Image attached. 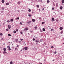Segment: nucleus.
I'll return each instance as SVG.
<instances>
[{"mask_svg": "<svg viewBox=\"0 0 64 64\" xmlns=\"http://www.w3.org/2000/svg\"><path fill=\"white\" fill-rule=\"evenodd\" d=\"M28 28H25V29H24V31H26L28 30Z\"/></svg>", "mask_w": 64, "mask_h": 64, "instance_id": "1", "label": "nucleus"}, {"mask_svg": "<svg viewBox=\"0 0 64 64\" xmlns=\"http://www.w3.org/2000/svg\"><path fill=\"white\" fill-rule=\"evenodd\" d=\"M38 27L37 26H36L34 27V29H35L36 30H37Z\"/></svg>", "mask_w": 64, "mask_h": 64, "instance_id": "2", "label": "nucleus"}, {"mask_svg": "<svg viewBox=\"0 0 64 64\" xmlns=\"http://www.w3.org/2000/svg\"><path fill=\"white\" fill-rule=\"evenodd\" d=\"M40 42V41L39 40H36V43H39Z\"/></svg>", "mask_w": 64, "mask_h": 64, "instance_id": "3", "label": "nucleus"}, {"mask_svg": "<svg viewBox=\"0 0 64 64\" xmlns=\"http://www.w3.org/2000/svg\"><path fill=\"white\" fill-rule=\"evenodd\" d=\"M8 29H10L11 28V25H8Z\"/></svg>", "mask_w": 64, "mask_h": 64, "instance_id": "4", "label": "nucleus"}, {"mask_svg": "<svg viewBox=\"0 0 64 64\" xmlns=\"http://www.w3.org/2000/svg\"><path fill=\"white\" fill-rule=\"evenodd\" d=\"M31 22V21H30L29 22H27V24H30Z\"/></svg>", "mask_w": 64, "mask_h": 64, "instance_id": "5", "label": "nucleus"}, {"mask_svg": "<svg viewBox=\"0 0 64 64\" xmlns=\"http://www.w3.org/2000/svg\"><path fill=\"white\" fill-rule=\"evenodd\" d=\"M63 29V28L62 27H60V30H62Z\"/></svg>", "mask_w": 64, "mask_h": 64, "instance_id": "6", "label": "nucleus"}, {"mask_svg": "<svg viewBox=\"0 0 64 64\" xmlns=\"http://www.w3.org/2000/svg\"><path fill=\"white\" fill-rule=\"evenodd\" d=\"M18 50V48H15V51H17V50Z\"/></svg>", "mask_w": 64, "mask_h": 64, "instance_id": "7", "label": "nucleus"}, {"mask_svg": "<svg viewBox=\"0 0 64 64\" xmlns=\"http://www.w3.org/2000/svg\"><path fill=\"white\" fill-rule=\"evenodd\" d=\"M15 41L16 42H17L18 41V39H16L15 40Z\"/></svg>", "mask_w": 64, "mask_h": 64, "instance_id": "8", "label": "nucleus"}, {"mask_svg": "<svg viewBox=\"0 0 64 64\" xmlns=\"http://www.w3.org/2000/svg\"><path fill=\"white\" fill-rule=\"evenodd\" d=\"M32 22H35V20L33 19H32Z\"/></svg>", "mask_w": 64, "mask_h": 64, "instance_id": "9", "label": "nucleus"}, {"mask_svg": "<svg viewBox=\"0 0 64 64\" xmlns=\"http://www.w3.org/2000/svg\"><path fill=\"white\" fill-rule=\"evenodd\" d=\"M60 9L61 10H62V9H63V7L62 6H60Z\"/></svg>", "mask_w": 64, "mask_h": 64, "instance_id": "10", "label": "nucleus"}, {"mask_svg": "<svg viewBox=\"0 0 64 64\" xmlns=\"http://www.w3.org/2000/svg\"><path fill=\"white\" fill-rule=\"evenodd\" d=\"M28 16L29 17H31V16H32V15L31 14H28Z\"/></svg>", "mask_w": 64, "mask_h": 64, "instance_id": "11", "label": "nucleus"}, {"mask_svg": "<svg viewBox=\"0 0 64 64\" xmlns=\"http://www.w3.org/2000/svg\"><path fill=\"white\" fill-rule=\"evenodd\" d=\"M52 21H54V20H55V19H54V18H52Z\"/></svg>", "mask_w": 64, "mask_h": 64, "instance_id": "12", "label": "nucleus"}, {"mask_svg": "<svg viewBox=\"0 0 64 64\" xmlns=\"http://www.w3.org/2000/svg\"><path fill=\"white\" fill-rule=\"evenodd\" d=\"M4 7H2V10H4Z\"/></svg>", "mask_w": 64, "mask_h": 64, "instance_id": "13", "label": "nucleus"}, {"mask_svg": "<svg viewBox=\"0 0 64 64\" xmlns=\"http://www.w3.org/2000/svg\"><path fill=\"white\" fill-rule=\"evenodd\" d=\"M10 21H11V22H13V21H14L13 19H11Z\"/></svg>", "mask_w": 64, "mask_h": 64, "instance_id": "14", "label": "nucleus"}, {"mask_svg": "<svg viewBox=\"0 0 64 64\" xmlns=\"http://www.w3.org/2000/svg\"><path fill=\"white\" fill-rule=\"evenodd\" d=\"M36 6L37 8H39V5H37Z\"/></svg>", "mask_w": 64, "mask_h": 64, "instance_id": "15", "label": "nucleus"}, {"mask_svg": "<svg viewBox=\"0 0 64 64\" xmlns=\"http://www.w3.org/2000/svg\"><path fill=\"white\" fill-rule=\"evenodd\" d=\"M28 49V48L27 47H26L25 48V49L26 50H27Z\"/></svg>", "mask_w": 64, "mask_h": 64, "instance_id": "16", "label": "nucleus"}, {"mask_svg": "<svg viewBox=\"0 0 64 64\" xmlns=\"http://www.w3.org/2000/svg\"><path fill=\"white\" fill-rule=\"evenodd\" d=\"M42 30L43 31H45V29L44 28H43Z\"/></svg>", "mask_w": 64, "mask_h": 64, "instance_id": "17", "label": "nucleus"}, {"mask_svg": "<svg viewBox=\"0 0 64 64\" xmlns=\"http://www.w3.org/2000/svg\"><path fill=\"white\" fill-rule=\"evenodd\" d=\"M56 22H58V21H59V20H58V19H56Z\"/></svg>", "mask_w": 64, "mask_h": 64, "instance_id": "18", "label": "nucleus"}, {"mask_svg": "<svg viewBox=\"0 0 64 64\" xmlns=\"http://www.w3.org/2000/svg\"><path fill=\"white\" fill-rule=\"evenodd\" d=\"M63 33V31L62 30V31L60 32V34H62Z\"/></svg>", "mask_w": 64, "mask_h": 64, "instance_id": "19", "label": "nucleus"}, {"mask_svg": "<svg viewBox=\"0 0 64 64\" xmlns=\"http://www.w3.org/2000/svg\"><path fill=\"white\" fill-rule=\"evenodd\" d=\"M62 4H63L64 3V0H62Z\"/></svg>", "mask_w": 64, "mask_h": 64, "instance_id": "20", "label": "nucleus"}, {"mask_svg": "<svg viewBox=\"0 0 64 64\" xmlns=\"http://www.w3.org/2000/svg\"><path fill=\"white\" fill-rule=\"evenodd\" d=\"M20 3H21L20 2H18V4H20Z\"/></svg>", "mask_w": 64, "mask_h": 64, "instance_id": "21", "label": "nucleus"}, {"mask_svg": "<svg viewBox=\"0 0 64 64\" xmlns=\"http://www.w3.org/2000/svg\"><path fill=\"white\" fill-rule=\"evenodd\" d=\"M14 34L16 33V31H15V30H14Z\"/></svg>", "mask_w": 64, "mask_h": 64, "instance_id": "22", "label": "nucleus"}, {"mask_svg": "<svg viewBox=\"0 0 64 64\" xmlns=\"http://www.w3.org/2000/svg\"><path fill=\"white\" fill-rule=\"evenodd\" d=\"M4 2H5V1H4V0H2V3H4Z\"/></svg>", "mask_w": 64, "mask_h": 64, "instance_id": "23", "label": "nucleus"}, {"mask_svg": "<svg viewBox=\"0 0 64 64\" xmlns=\"http://www.w3.org/2000/svg\"><path fill=\"white\" fill-rule=\"evenodd\" d=\"M17 19L18 20H19V18L18 17L17 18H16V20H17Z\"/></svg>", "mask_w": 64, "mask_h": 64, "instance_id": "24", "label": "nucleus"}, {"mask_svg": "<svg viewBox=\"0 0 64 64\" xmlns=\"http://www.w3.org/2000/svg\"><path fill=\"white\" fill-rule=\"evenodd\" d=\"M22 50H20V53H21V52H22Z\"/></svg>", "mask_w": 64, "mask_h": 64, "instance_id": "25", "label": "nucleus"}, {"mask_svg": "<svg viewBox=\"0 0 64 64\" xmlns=\"http://www.w3.org/2000/svg\"><path fill=\"white\" fill-rule=\"evenodd\" d=\"M6 22L9 23L10 22V21H9V20H8V21H6Z\"/></svg>", "mask_w": 64, "mask_h": 64, "instance_id": "26", "label": "nucleus"}, {"mask_svg": "<svg viewBox=\"0 0 64 64\" xmlns=\"http://www.w3.org/2000/svg\"><path fill=\"white\" fill-rule=\"evenodd\" d=\"M6 5H9V3H7L6 4Z\"/></svg>", "mask_w": 64, "mask_h": 64, "instance_id": "27", "label": "nucleus"}, {"mask_svg": "<svg viewBox=\"0 0 64 64\" xmlns=\"http://www.w3.org/2000/svg\"><path fill=\"white\" fill-rule=\"evenodd\" d=\"M31 10H30V9H28V11H29V12H31Z\"/></svg>", "mask_w": 64, "mask_h": 64, "instance_id": "28", "label": "nucleus"}, {"mask_svg": "<svg viewBox=\"0 0 64 64\" xmlns=\"http://www.w3.org/2000/svg\"><path fill=\"white\" fill-rule=\"evenodd\" d=\"M47 3H49L50 2V1L49 0H47Z\"/></svg>", "mask_w": 64, "mask_h": 64, "instance_id": "29", "label": "nucleus"}, {"mask_svg": "<svg viewBox=\"0 0 64 64\" xmlns=\"http://www.w3.org/2000/svg\"><path fill=\"white\" fill-rule=\"evenodd\" d=\"M6 53V52L5 51H4L3 52V54H5Z\"/></svg>", "mask_w": 64, "mask_h": 64, "instance_id": "30", "label": "nucleus"}, {"mask_svg": "<svg viewBox=\"0 0 64 64\" xmlns=\"http://www.w3.org/2000/svg\"><path fill=\"white\" fill-rule=\"evenodd\" d=\"M0 35L1 36H2L3 35V34H2V33H1L0 34Z\"/></svg>", "mask_w": 64, "mask_h": 64, "instance_id": "31", "label": "nucleus"}, {"mask_svg": "<svg viewBox=\"0 0 64 64\" xmlns=\"http://www.w3.org/2000/svg\"><path fill=\"white\" fill-rule=\"evenodd\" d=\"M6 31H9V30L7 28L6 29Z\"/></svg>", "mask_w": 64, "mask_h": 64, "instance_id": "32", "label": "nucleus"}, {"mask_svg": "<svg viewBox=\"0 0 64 64\" xmlns=\"http://www.w3.org/2000/svg\"><path fill=\"white\" fill-rule=\"evenodd\" d=\"M20 34H23V32H20Z\"/></svg>", "mask_w": 64, "mask_h": 64, "instance_id": "33", "label": "nucleus"}, {"mask_svg": "<svg viewBox=\"0 0 64 64\" xmlns=\"http://www.w3.org/2000/svg\"><path fill=\"white\" fill-rule=\"evenodd\" d=\"M8 36H11V34H8Z\"/></svg>", "mask_w": 64, "mask_h": 64, "instance_id": "34", "label": "nucleus"}, {"mask_svg": "<svg viewBox=\"0 0 64 64\" xmlns=\"http://www.w3.org/2000/svg\"><path fill=\"white\" fill-rule=\"evenodd\" d=\"M4 50L5 51L6 50V48H4Z\"/></svg>", "mask_w": 64, "mask_h": 64, "instance_id": "35", "label": "nucleus"}, {"mask_svg": "<svg viewBox=\"0 0 64 64\" xmlns=\"http://www.w3.org/2000/svg\"><path fill=\"white\" fill-rule=\"evenodd\" d=\"M42 24H44V23H45V22H42Z\"/></svg>", "mask_w": 64, "mask_h": 64, "instance_id": "36", "label": "nucleus"}, {"mask_svg": "<svg viewBox=\"0 0 64 64\" xmlns=\"http://www.w3.org/2000/svg\"><path fill=\"white\" fill-rule=\"evenodd\" d=\"M11 50V48H8V50L9 51H10V50Z\"/></svg>", "mask_w": 64, "mask_h": 64, "instance_id": "37", "label": "nucleus"}, {"mask_svg": "<svg viewBox=\"0 0 64 64\" xmlns=\"http://www.w3.org/2000/svg\"><path fill=\"white\" fill-rule=\"evenodd\" d=\"M54 54H56L57 53V52H54Z\"/></svg>", "mask_w": 64, "mask_h": 64, "instance_id": "38", "label": "nucleus"}, {"mask_svg": "<svg viewBox=\"0 0 64 64\" xmlns=\"http://www.w3.org/2000/svg\"><path fill=\"white\" fill-rule=\"evenodd\" d=\"M20 24H21V25H22V22H20Z\"/></svg>", "mask_w": 64, "mask_h": 64, "instance_id": "39", "label": "nucleus"}, {"mask_svg": "<svg viewBox=\"0 0 64 64\" xmlns=\"http://www.w3.org/2000/svg\"><path fill=\"white\" fill-rule=\"evenodd\" d=\"M7 48H8V49L10 48V46H8Z\"/></svg>", "mask_w": 64, "mask_h": 64, "instance_id": "40", "label": "nucleus"}, {"mask_svg": "<svg viewBox=\"0 0 64 64\" xmlns=\"http://www.w3.org/2000/svg\"><path fill=\"white\" fill-rule=\"evenodd\" d=\"M20 40V41H22V40H23V39H21Z\"/></svg>", "mask_w": 64, "mask_h": 64, "instance_id": "41", "label": "nucleus"}, {"mask_svg": "<svg viewBox=\"0 0 64 64\" xmlns=\"http://www.w3.org/2000/svg\"><path fill=\"white\" fill-rule=\"evenodd\" d=\"M16 32H18V29L16 30Z\"/></svg>", "mask_w": 64, "mask_h": 64, "instance_id": "42", "label": "nucleus"}, {"mask_svg": "<svg viewBox=\"0 0 64 64\" xmlns=\"http://www.w3.org/2000/svg\"><path fill=\"white\" fill-rule=\"evenodd\" d=\"M35 38H33V41H35Z\"/></svg>", "mask_w": 64, "mask_h": 64, "instance_id": "43", "label": "nucleus"}, {"mask_svg": "<svg viewBox=\"0 0 64 64\" xmlns=\"http://www.w3.org/2000/svg\"><path fill=\"white\" fill-rule=\"evenodd\" d=\"M10 64H12V62H10Z\"/></svg>", "mask_w": 64, "mask_h": 64, "instance_id": "44", "label": "nucleus"}, {"mask_svg": "<svg viewBox=\"0 0 64 64\" xmlns=\"http://www.w3.org/2000/svg\"><path fill=\"white\" fill-rule=\"evenodd\" d=\"M54 8H52V10H54Z\"/></svg>", "mask_w": 64, "mask_h": 64, "instance_id": "45", "label": "nucleus"}, {"mask_svg": "<svg viewBox=\"0 0 64 64\" xmlns=\"http://www.w3.org/2000/svg\"><path fill=\"white\" fill-rule=\"evenodd\" d=\"M41 19V17H40L39 18V20H40Z\"/></svg>", "mask_w": 64, "mask_h": 64, "instance_id": "46", "label": "nucleus"}, {"mask_svg": "<svg viewBox=\"0 0 64 64\" xmlns=\"http://www.w3.org/2000/svg\"><path fill=\"white\" fill-rule=\"evenodd\" d=\"M39 64H42V63L41 62H39Z\"/></svg>", "mask_w": 64, "mask_h": 64, "instance_id": "47", "label": "nucleus"}, {"mask_svg": "<svg viewBox=\"0 0 64 64\" xmlns=\"http://www.w3.org/2000/svg\"><path fill=\"white\" fill-rule=\"evenodd\" d=\"M51 48H54V47H53V46H52L51 47Z\"/></svg>", "mask_w": 64, "mask_h": 64, "instance_id": "48", "label": "nucleus"}, {"mask_svg": "<svg viewBox=\"0 0 64 64\" xmlns=\"http://www.w3.org/2000/svg\"><path fill=\"white\" fill-rule=\"evenodd\" d=\"M24 45H26V44L25 43V42H24Z\"/></svg>", "mask_w": 64, "mask_h": 64, "instance_id": "49", "label": "nucleus"}, {"mask_svg": "<svg viewBox=\"0 0 64 64\" xmlns=\"http://www.w3.org/2000/svg\"><path fill=\"white\" fill-rule=\"evenodd\" d=\"M40 42H42V41H42V40L41 39H40Z\"/></svg>", "mask_w": 64, "mask_h": 64, "instance_id": "50", "label": "nucleus"}, {"mask_svg": "<svg viewBox=\"0 0 64 64\" xmlns=\"http://www.w3.org/2000/svg\"><path fill=\"white\" fill-rule=\"evenodd\" d=\"M16 47H19V45H17Z\"/></svg>", "mask_w": 64, "mask_h": 64, "instance_id": "51", "label": "nucleus"}, {"mask_svg": "<svg viewBox=\"0 0 64 64\" xmlns=\"http://www.w3.org/2000/svg\"><path fill=\"white\" fill-rule=\"evenodd\" d=\"M25 49V48H22V50H24Z\"/></svg>", "mask_w": 64, "mask_h": 64, "instance_id": "52", "label": "nucleus"}, {"mask_svg": "<svg viewBox=\"0 0 64 64\" xmlns=\"http://www.w3.org/2000/svg\"><path fill=\"white\" fill-rule=\"evenodd\" d=\"M42 10H44V8H43L42 9Z\"/></svg>", "mask_w": 64, "mask_h": 64, "instance_id": "53", "label": "nucleus"}, {"mask_svg": "<svg viewBox=\"0 0 64 64\" xmlns=\"http://www.w3.org/2000/svg\"><path fill=\"white\" fill-rule=\"evenodd\" d=\"M51 31H53V29H52L51 30Z\"/></svg>", "mask_w": 64, "mask_h": 64, "instance_id": "54", "label": "nucleus"}, {"mask_svg": "<svg viewBox=\"0 0 64 64\" xmlns=\"http://www.w3.org/2000/svg\"><path fill=\"white\" fill-rule=\"evenodd\" d=\"M40 1V2H42V0H39Z\"/></svg>", "mask_w": 64, "mask_h": 64, "instance_id": "55", "label": "nucleus"}, {"mask_svg": "<svg viewBox=\"0 0 64 64\" xmlns=\"http://www.w3.org/2000/svg\"><path fill=\"white\" fill-rule=\"evenodd\" d=\"M35 38H36V39H37L38 38V37H36Z\"/></svg>", "mask_w": 64, "mask_h": 64, "instance_id": "56", "label": "nucleus"}, {"mask_svg": "<svg viewBox=\"0 0 64 64\" xmlns=\"http://www.w3.org/2000/svg\"><path fill=\"white\" fill-rule=\"evenodd\" d=\"M40 32H42V31L41 30H40Z\"/></svg>", "mask_w": 64, "mask_h": 64, "instance_id": "57", "label": "nucleus"}, {"mask_svg": "<svg viewBox=\"0 0 64 64\" xmlns=\"http://www.w3.org/2000/svg\"><path fill=\"white\" fill-rule=\"evenodd\" d=\"M11 43H12V45H13V44H12V42H11Z\"/></svg>", "mask_w": 64, "mask_h": 64, "instance_id": "58", "label": "nucleus"}, {"mask_svg": "<svg viewBox=\"0 0 64 64\" xmlns=\"http://www.w3.org/2000/svg\"><path fill=\"white\" fill-rule=\"evenodd\" d=\"M54 6H55V4H54Z\"/></svg>", "mask_w": 64, "mask_h": 64, "instance_id": "59", "label": "nucleus"}, {"mask_svg": "<svg viewBox=\"0 0 64 64\" xmlns=\"http://www.w3.org/2000/svg\"><path fill=\"white\" fill-rule=\"evenodd\" d=\"M19 43H21V41H19Z\"/></svg>", "mask_w": 64, "mask_h": 64, "instance_id": "60", "label": "nucleus"}, {"mask_svg": "<svg viewBox=\"0 0 64 64\" xmlns=\"http://www.w3.org/2000/svg\"><path fill=\"white\" fill-rule=\"evenodd\" d=\"M5 44H3V45H5Z\"/></svg>", "mask_w": 64, "mask_h": 64, "instance_id": "61", "label": "nucleus"}, {"mask_svg": "<svg viewBox=\"0 0 64 64\" xmlns=\"http://www.w3.org/2000/svg\"><path fill=\"white\" fill-rule=\"evenodd\" d=\"M1 24H0V27H1Z\"/></svg>", "mask_w": 64, "mask_h": 64, "instance_id": "62", "label": "nucleus"}, {"mask_svg": "<svg viewBox=\"0 0 64 64\" xmlns=\"http://www.w3.org/2000/svg\"><path fill=\"white\" fill-rule=\"evenodd\" d=\"M8 43H10V42H8Z\"/></svg>", "mask_w": 64, "mask_h": 64, "instance_id": "63", "label": "nucleus"}, {"mask_svg": "<svg viewBox=\"0 0 64 64\" xmlns=\"http://www.w3.org/2000/svg\"><path fill=\"white\" fill-rule=\"evenodd\" d=\"M39 11H40V9H39Z\"/></svg>", "mask_w": 64, "mask_h": 64, "instance_id": "64", "label": "nucleus"}]
</instances>
